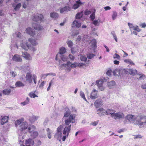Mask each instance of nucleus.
Here are the masks:
<instances>
[{
    "instance_id": "obj_1",
    "label": "nucleus",
    "mask_w": 146,
    "mask_h": 146,
    "mask_svg": "<svg viewBox=\"0 0 146 146\" xmlns=\"http://www.w3.org/2000/svg\"><path fill=\"white\" fill-rule=\"evenodd\" d=\"M66 111L64 113L63 118L65 119V126L71 127L72 124L75 122V114H71L68 108H66Z\"/></svg>"
},
{
    "instance_id": "obj_2",
    "label": "nucleus",
    "mask_w": 146,
    "mask_h": 146,
    "mask_svg": "<svg viewBox=\"0 0 146 146\" xmlns=\"http://www.w3.org/2000/svg\"><path fill=\"white\" fill-rule=\"evenodd\" d=\"M23 121L24 120L23 118L17 120L15 121V126L17 127L19 125L18 127L19 131L24 134L25 132L26 133L25 131L27 130L29 127V124L27 122H23Z\"/></svg>"
},
{
    "instance_id": "obj_3",
    "label": "nucleus",
    "mask_w": 146,
    "mask_h": 146,
    "mask_svg": "<svg viewBox=\"0 0 146 146\" xmlns=\"http://www.w3.org/2000/svg\"><path fill=\"white\" fill-rule=\"evenodd\" d=\"M125 118L129 121L139 125V124L136 123L137 121H138V120L141 121L143 119H145L146 116H140L135 117V116L132 115H128Z\"/></svg>"
},
{
    "instance_id": "obj_4",
    "label": "nucleus",
    "mask_w": 146,
    "mask_h": 146,
    "mask_svg": "<svg viewBox=\"0 0 146 146\" xmlns=\"http://www.w3.org/2000/svg\"><path fill=\"white\" fill-rule=\"evenodd\" d=\"M21 47L25 50H27L29 49L30 50L35 52L36 50V48L30 45L27 42H25V41L23 40V43L20 44Z\"/></svg>"
},
{
    "instance_id": "obj_5",
    "label": "nucleus",
    "mask_w": 146,
    "mask_h": 146,
    "mask_svg": "<svg viewBox=\"0 0 146 146\" xmlns=\"http://www.w3.org/2000/svg\"><path fill=\"white\" fill-rule=\"evenodd\" d=\"M70 125L69 126H65L63 131V133L64 135H66L63 137L62 139L63 141H65L67 137H68L71 130Z\"/></svg>"
},
{
    "instance_id": "obj_6",
    "label": "nucleus",
    "mask_w": 146,
    "mask_h": 146,
    "mask_svg": "<svg viewBox=\"0 0 146 146\" xmlns=\"http://www.w3.org/2000/svg\"><path fill=\"white\" fill-rule=\"evenodd\" d=\"M43 18V15L41 14H38L33 16V19L34 21L36 22H41Z\"/></svg>"
},
{
    "instance_id": "obj_7",
    "label": "nucleus",
    "mask_w": 146,
    "mask_h": 146,
    "mask_svg": "<svg viewBox=\"0 0 146 146\" xmlns=\"http://www.w3.org/2000/svg\"><path fill=\"white\" fill-rule=\"evenodd\" d=\"M112 117L116 119H120L123 118L124 117V114L121 112H118L116 113H114V114L112 115Z\"/></svg>"
},
{
    "instance_id": "obj_8",
    "label": "nucleus",
    "mask_w": 146,
    "mask_h": 146,
    "mask_svg": "<svg viewBox=\"0 0 146 146\" xmlns=\"http://www.w3.org/2000/svg\"><path fill=\"white\" fill-rule=\"evenodd\" d=\"M98 91L95 89H94L92 92L90 97V98L92 100L95 99L97 98L98 96Z\"/></svg>"
},
{
    "instance_id": "obj_9",
    "label": "nucleus",
    "mask_w": 146,
    "mask_h": 146,
    "mask_svg": "<svg viewBox=\"0 0 146 146\" xmlns=\"http://www.w3.org/2000/svg\"><path fill=\"white\" fill-rule=\"evenodd\" d=\"M96 84L99 88L100 90H103L105 88V87L103 86V81H97Z\"/></svg>"
},
{
    "instance_id": "obj_10",
    "label": "nucleus",
    "mask_w": 146,
    "mask_h": 146,
    "mask_svg": "<svg viewBox=\"0 0 146 146\" xmlns=\"http://www.w3.org/2000/svg\"><path fill=\"white\" fill-rule=\"evenodd\" d=\"M102 102L103 101L101 99H97L94 102V106L96 108H98L102 106L103 105Z\"/></svg>"
},
{
    "instance_id": "obj_11",
    "label": "nucleus",
    "mask_w": 146,
    "mask_h": 146,
    "mask_svg": "<svg viewBox=\"0 0 146 146\" xmlns=\"http://www.w3.org/2000/svg\"><path fill=\"white\" fill-rule=\"evenodd\" d=\"M22 56L26 60H31L32 59V57L30 55L26 52H22Z\"/></svg>"
},
{
    "instance_id": "obj_12",
    "label": "nucleus",
    "mask_w": 146,
    "mask_h": 146,
    "mask_svg": "<svg viewBox=\"0 0 146 146\" xmlns=\"http://www.w3.org/2000/svg\"><path fill=\"white\" fill-rule=\"evenodd\" d=\"M26 32L31 36H34L35 34V31L34 29L31 28H27L26 30Z\"/></svg>"
},
{
    "instance_id": "obj_13",
    "label": "nucleus",
    "mask_w": 146,
    "mask_h": 146,
    "mask_svg": "<svg viewBox=\"0 0 146 146\" xmlns=\"http://www.w3.org/2000/svg\"><path fill=\"white\" fill-rule=\"evenodd\" d=\"M96 40L94 39H92L89 43V45L92 48L94 49L97 47Z\"/></svg>"
},
{
    "instance_id": "obj_14",
    "label": "nucleus",
    "mask_w": 146,
    "mask_h": 146,
    "mask_svg": "<svg viewBox=\"0 0 146 146\" xmlns=\"http://www.w3.org/2000/svg\"><path fill=\"white\" fill-rule=\"evenodd\" d=\"M13 59L14 61L18 62H21L22 60V59L20 58L19 55L17 54L14 55Z\"/></svg>"
},
{
    "instance_id": "obj_15",
    "label": "nucleus",
    "mask_w": 146,
    "mask_h": 146,
    "mask_svg": "<svg viewBox=\"0 0 146 146\" xmlns=\"http://www.w3.org/2000/svg\"><path fill=\"white\" fill-rule=\"evenodd\" d=\"M32 26L34 29L36 30L40 31L42 29L43 27H41L39 25L36 23H33L32 24Z\"/></svg>"
},
{
    "instance_id": "obj_16",
    "label": "nucleus",
    "mask_w": 146,
    "mask_h": 146,
    "mask_svg": "<svg viewBox=\"0 0 146 146\" xmlns=\"http://www.w3.org/2000/svg\"><path fill=\"white\" fill-rule=\"evenodd\" d=\"M62 134V132L57 131L56 133L54 135V137L55 138H56L58 140L60 141L61 139Z\"/></svg>"
},
{
    "instance_id": "obj_17",
    "label": "nucleus",
    "mask_w": 146,
    "mask_h": 146,
    "mask_svg": "<svg viewBox=\"0 0 146 146\" xmlns=\"http://www.w3.org/2000/svg\"><path fill=\"white\" fill-rule=\"evenodd\" d=\"M28 127V128L26 131H28L30 133L34 132L35 129V127L34 125L29 126Z\"/></svg>"
},
{
    "instance_id": "obj_18",
    "label": "nucleus",
    "mask_w": 146,
    "mask_h": 146,
    "mask_svg": "<svg viewBox=\"0 0 146 146\" xmlns=\"http://www.w3.org/2000/svg\"><path fill=\"white\" fill-rule=\"evenodd\" d=\"M72 25V27L75 26L76 27L79 28L80 27L81 23L79 22H78V21L75 20L73 22Z\"/></svg>"
},
{
    "instance_id": "obj_19",
    "label": "nucleus",
    "mask_w": 146,
    "mask_h": 146,
    "mask_svg": "<svg viewBox=\"0 0 146 146\" xmlns=\"http://www.w3.org/2000/svg\"><path fill=\"white\" fill-rule=\"evenodd\" d=\"M26 80L28 81L29 83H31L32 82V74L30 73H27L26 76Z\"/></svg>"
},
{
    "instance_id": "obj_20",
    "label": "nucleus",
    "mask_w": 146,
    "mask_h": 146,
    "mask_svg": "<svg viewBox=\"0 0 146 146\" xmlns=\"http://www.w3.org/2000/svg\"><path fill=\"white\" fill-rule=\"evenodd\" d=\"M127 71L130 74L133 75H134L137 73V71L135 69L133 70L132 69H129Z\"/></svg>"
},
{
    "instance_id": "obj_21",
    "label": "nucleus",
    "mask_w": 146,
    "mask_h": 146,
    "mask_svg": "<svg viewBox=\"0 0 146 146\" xmlns=\"http://www.w3.org/2000/svg\"><path fill=\"white\" fill-rule=\"evenodd\" d=\"M82 4L81 1H76V3L73 6L72 8L76 9L78 8L80 6V5Z\"/></svg>"
},
{
    "instance_id": "obj_22",
    "label": "nucleus",
    "mask_w": 146,
    "mask_h": 146,
    "mask_svg": "<svg viewBox=\"0 0 146 146\" xmlns=\"http://www.w3.org/2000/svg\"><path fill=\"white\" fill-rule=\"evenodd\" d=\"M108 87L110 88H112L115 84V83L114 81L112 80L108 82Z\"/></svg>"
},
{
    "instance_id": "obj_23",
    "label": "nucleus",
    "mask_w": 146,
    "mask_h": 146,
    "mask_svg": "<svg viewBox=\"0 0 146 146\" xmlns=\"http://www.w3.org/2000/svg\"><path fill=\"white\" fill-rule=\"evenodd\" d=\"M8 117L7 116H5L3 117L1 120V123L3 125L4 123L7 122L8 119Z\"/></svg>"
},
{
    "instance_id": "obj_24",
    "label": "nucleus",
    "mask_w": 146,
    "mask_h": 146,
    "mask_svg": "<svg viewBox=\"0 0 146 146\" xmlns=\"http://www.w3.org/2000/svg\"><path fill=\"white\" fill-rule=\"evenodd\" d=\"M26 145V146H30L29 145H27L28 144H32L33 145L34 144V141L33 140L31 139H28L26 140L25 143Z\"/></svg>"
},
{
    "instance_id": "obj_25",
    "label": "nucleus",
    "mask_w": 146,
    "mask_h": 146,
    "mask_svg": "<svg viewBox=\"0 0 146 146\" xmlns=\"http://www.w3.org/2000/svg\"><path fill=\"white\" fill-rule=\"evenodd\" d=\"M119 75H122L124 74H127L128 73V71L126 69H121L119 70Z\"/></svg>"
},
{
    "instance_id": "obj_26",
    "label": "nucleus",
    "mask_w": 146,
    "mask_h": 146,
    "mask_svg": "<svg viewBox=\"0 0 146 146\" xmlns=\"http://www.w3.org/2000/svg\"><path fill=\"white\" fill-rule=\"evenodd\" d=\"M115 110H113L112 109H108L106 110V115H111V117H112V115L114 114L115 112Z\"/></svg>"
},
{
    "instance_id": "obj_27",
    "label": "nucleus",
    "mask_w": 146,
    "mask_h": 146,
    "mask_svg": "<svg viewBox=\"0 0 146 146\" xmlns=\"http://www.w3.org/2000/svg\"><path fill=\"white\" fill-rule=\"evenodd\" d=\"M70 10L69 8L67 6L65 7L60 9V13H62L68 11Z\"/></svg>"
},
{
    "instance_id": "obj_28",
    "label": "nucleus",
    "mask_w": 146,
    "mask_h": 146,
    "mask_svg": "<svg viewBox=\"0 0 146 146\" xmlns=\"http://www.w3.org/2000/svg\"><path fill=\"white\" fill-rule=\"evenodd\" d=\"M38 118L39 117L38 116H33L30 118L29 120L31 123H33L38 119Z\"/></svg>"
},
{
    "instance_id": "obj_29",
    "label": "nucleus",
    "mask_w": 146,
    "mask_h": 146,
    "mask_svg": "<svg viewBox=\"0 0 146 146\" xmlns=\"http://www.w3.org/2000/svg\"><path fill=\"white\" fill-rule=\"evenodd\" d=\"M28 40L33 45H36L37 44V42H36V39H33L32 38H29Z\"/></svg>"
},
{
    "instance_id": "obj_30",
    "label": "nucleus",
    "mask_w": 146,
    "mask_h": 146,
    "mask_svg": "<svg viewBox=\"0 0 146 146\" xmlns=\"http://www.w3.org/2000/svg\"><path fill=\"white\" fill-rule=\"evenodd\" d=\"M15 85L16 87H23L25 86L20 81L17 82L15 84Z\"/></svg>"
},
{
    "instance_id": "obj_31",
    "label": "nucleus",
    "mask_w": 146,
    "mask_h": 146,
    "mask_svg": "<svg viewBox=\"0 0 146 146\" xmlns=\"http://www.w3.org/2000/svg\"><path fill=\"white\" fill-rule=\"evenodd\" d=\"M66 51V50L64 47H62L59 50L58 52L59 54H64Z\"/></svg>"
},
{
    "instance_id": "obj_32",
    "label": "nucleus",
    "mask_w": 146,
    "mask_h": 146,
    "mask_svg": "<svg viewBox=\"0 0 146 146\" xmlns=\"http://www.w3.org/2000/svg\"><path fill=\"white\" fill-rule=\"evenodd\" d=\"M145 122H143V121H142V120L141 121L138 120V121H137V122H136V123H138L139 124V125L141 127L142 125H146V120H145L146 119H145Z\"/></svg>"
},
{
    "instance_id": "obj_33",
    "label": "nucleus",
    "mask_w": 146,
    "mask_h": 146,
    "mask_svg": "<svg viewBox=\"0 0 146 146\" xmlns=\"http://www.w3.org/2000/svg\"><path fill=\"white\" fill-rule=\"evenodd\" d=\"M11 89H6L3 90V93L5 95H8L11 92Z\"/></svg>"
},
{
    "instance_id": "obj_34",
    "label": "nucleus",
    "mask_w": 146,
    "mask_h": 146,
    "mask_svg": "<svg viewBox=\"0 0 146 146\" xmlns=\"http://www.w3.org/2000/svg\"><path fill=\"white\" fill-rule=\"evenodd\" d=\"M50 15L51 17L54 18H57L58 16V14L55 12L50 13Z\"/></svg>"
},
{
    "instance_id": "obj_35",
    "label": "nucleus",
    "mask_w": 146,
    "mask_h": 146,
    "mask_svg": "<svg viewBox=\"0 0 146 146\" xmlns=\"http://www.w3.org/2000/svg\"><path fill=\"white\" fill-rule=\"evenodd\" d=\"M117 15V13L116 11H113V14L112 16V17L113 20H114L116 18Z\"/></svg>"
},
{
    "instance_id": "obj_36",
    "label": "nucleus",
    "mask_w": 146,
    "mask_h": 146,
    "mask_svg": "<svg viewBox=\"0 0 146 146\" xmlns=\"http://www.w3.org/2000/svg\"><path fill=\"white\" fill-rule=\"evenodd\" d=\"M82 12L78 13H77L76 16V18L77 19H80L82 16L83 15L82 13Z\"/></svg>"
},
{
    "instance_id": "obj_37",
    "label": "nucleus",
    "mask_w": 146,
    "mask_h": 146,
    "mask_svg": "<svg viewBox=\"0 0 146 146\" xmlns=\"http://www.w3.org/2000/svg\"><path fill=\"white\" fill-rule=\"evenodd\" d=\"M80 58L82 61H86L87 58L86 57L82 54H80L79 55Z\"/></svg>"
},
{
    "instance_id": "obj_38",
    "label": "nucleus",
    "mask_w": 146,
    "mask_h": 146,
    "mask_svg": "<svg viewBox=\"0 0 146 146\" xmlns=\"http://www.w3.org/2000/svg\"><path fill=\"white\" fill-rule=\"evenodd\" d=\"M113 75L115 76L119 75V70L117 69H115L113 71Z\"/></svg>"
},
{
    "instance_id": "obj_39",
    "label": "nucleus",
    "mask_w": 146,
    "mask_h": 146,
    "mask_svg": "<svg viewBox=\"0 0 146 146\" xmlns=\"http://www.w3.org/2000/svg\"><path fill=\"white\" fill-rule=\"evenodd\" d=\"M38 134L36 131H34L31 134V137L33 138H35L38 135Z\"/></svg>"
},
{
    "instance_id": "obj_40",
    "label": "nucleus",
    "mask_w": 146,
    "mask_h": 146,
    "mask_svg": "<svg viewBox=\"0 0 146 146\" xmlns=\"http://www.w3.org/2000/svg\"><path fill=\"white\" fill-rule=\"evenodd\" d=\"M124 62L127 63L129 64L132 65H134V63L132 61L129 59H126L124 60Z\"/></svg>"
},
{
    "instance_id": "obj_41",
    "label": "nucleus",
    "mask_w": 146,
    "mask_h": 146,
    "mask_svg": "<svg viewBox=\"0 0 146 146\" xmlns=\"http://www.w3.org/2000/svg\"><path fill=\"white\" fill-rule=\"evenodd\" d=\"M111 34L113 36L114 39L116 42H117V36L115 34V33L114 31H112L111 33Z\"/></svg>"
},
{
    "instance_id": "obj_42",
    "label": "nucleus",
    "mask_w": 146,
    "mask_h": 146,
    "mask_svg": "<svg viewBox=\"0 0 146 146\" xmlns=\"http://www.w3.org/2000/svg\"><path fill=\"white\" fill-rule=\"evenodd\" d=\"M29 96L31 98H34L35 97H38V96L33 92H30L29 94Z\"/></svg>"
},
{
    "instance_id": "obj_43",
    "label": "nucleus",
    "mask_w": 146,
    "mask_h": 146,
    "mask_svg": "<svg viewBox=\"0 0 146 146\" xmlns=\"http://www.w3.org/2000/svg\"><path fill=\"white\" fill-rule=\"evenodd\" d=\"M46 130L47 131V135L48 138L49 139H50L51 138V132L50 129L48 128L46 129Z\"/></svg>"
},
{
    "instance_id": "obj_44",
    "label": "nucleus",
    "mask_w": 146,
    "mask_h": 146,
    "mask_svg": "<svg viewBox=\"0 0 146 146\" xmlns=\"http://www.w3.org/2000/svg\"><path fill=\"white\" fill-rule=\"evenodd\" d=\"M67 42L69 47L71 48L73 45V42L70 40H67Z\"/></svg>"
},
{
    "instance_id": "obj_45",
    "label": "nucleus",
    "mask_w": 146,
    "mask_h": 146,
    "mask_svg": "<svg viewBox=\"0 0 146 146\" xmlns=\"http://www.w3.org/2000/svg\"><path fill=\"white\" fill-rule=\"evenodd\" d=\"M87 57L88 58L90 59H92L95 55L93 54L92 53H88L87 54Z\"/></svg>"
},
{
    "instance_id": "obj_46",
    "label": "nucleus",
    "mask_w": 146,
    "mask_h": 146,
    "mask_svg": "<svg viewBox=\"0 0 146 146\" xmlns=\"http://www.w3.org/2000/svg\"><path fill=\"white\" fill-rule=\"evenodd\" d=\"M63 126L62 125H60L58 128L57 131L60 132H62V130Z\"/></svg>"
},
{
    "instance_id": "obj_47",
    "label": "nucleus",
    "mask_w": 146,
    "mask_h": 146,
    "mask_svg": "<svg viewBox=\"0 0 146 146\" xmlns=\"http://www.w3.org/2000/svg\"><path fill=\"white\" fill-rule=\"evenodd\" d=\"M21 4L20 3H18L15 7L14 10L15 11H18L19 10L20 7H21Z\"/></svg>"
},
{
    "instance_id": "obj_48",
    "label": "nucleus",
    "mask_w": 146,
    "mask_h": 146,
    "mask_svg": "<svg viewBox=\"0 0 146 146\" xmlns=\"http://www.w3.org/2000/svg\"><path fill=\"white\" fill-rule=\"evenodd\" d=\"M80 96L83 98L85 100L87 101V100L86 98L84 93L82 91H80Z\"/></svg>"
},
{
    "instance_id": "obj_49",
    "label": "nucleus",
    "mask_w": 146,
    "mask_h": 146,
    "mask_svg": "<svg viewBox=\"0 0 146 146\" xmlns=\"http://www.w3.org/2000/svg\"><path fill=\"white\" fill-rule=\"evenodd\" d=\"M90 19L93 21L95 18V14L94 12L91 14L90 16Z\"/></svg>"
},
{
    "instance_id": "obj_50",
    "label": "nucleus",
    "mask_w": 146,
    "mask_h": 146,
    "mask_svg": "<svg viewBox=\"0 0 146 146\" xmlns=\"http://www.w3.org/2000/svg\"><path fill=\"white\" fill-rule=\"evenodd\" d=\"M77 66V62H74L71 65V68H75Z\"/></svg>"
},
{
    "instance_id": "obj_51",
    "label": "nucleus",
    "mask_w": 146,
    "mask_h": 146,
    "mask_svg": "<svg viewBox=\"0 0 146 146\" xmlns=\"http://www.w3.org/2000/svg\"><path fill=\"white\" fill-rule=\"evenodd\" d=\"M103 109H104L102 108H100L99 109H98L97 111V113L100 115L101 112L103 111Z\"/></svg>"
},
{
    "instance_id": "obj_52",
    "label": "nucleus",
    "mask_w": 146,
    "mask_h": 146,
    "mask_svg": "<svg viewBox=\"0 0 146 146\" xmlns=\"http://www.w3.org/2000/svg\"><path fill=\"white\" fill-rule=\"evenodd\" d=\"M69 58L71 60H73L75 58V57L71 54H69L68 56Z\"/></svg>"
},
{
    "instance_id": "obj_53",
    "label": "nucleus",
    "mask_w": 146,
    "mask_h": 146,
    "mask_svg": "<svg viewBox=\"0 0 146 146\" xmlns=\"http://www.w3.org/2000/svg\"><path fill=\"white\" fill-rule=\"evenodd\" d=\"M91 13V12L88 9L86 10L84 12V14L85 15H88L90 14Z\"/></svg>"
},
{
    "instance_id": "obj_54",
    "label": "nucleus",
    "mask_w": 146,
    "mask_h": 146,
    "mask_svg": "<svg viewBox=\"0 0 146 146\" xmlns=\"http://www.w3.org/2000/svg\"><path fill=\"white\" fill-rule=\"evenodd\" d=\"M113 58H116L118 59H120V56L119 55L117 54H115L114 55Z\"/></svg>"
},
{
    "instance_id": "obj_55",
    "label": "nucleus",
    "mask_w": 146,
    "mask_h": 146,
    "mask_svg": "<svg viewBox=\"0 0 146 146\" xmlns=\"http://www.w3.org/2000/svg\"><path fill=\"white\" fill-rule=\"evenodd\" d=\"M139 75L140 76L139 78V79L141 80H142L144 79L145 77V75L143 74H139Z\"/></svg>"
},
{
    "instance_id": "obj_56",
    "label": "nucleus",
    "mask_w": 146,
    "mask_h": 146,
    "mask_svg": "<svg viewBox=\"0 0 146 146\" xmlns=\"http://www.w3.org/2000/svg\"><path fill=\"white\" fill-rule=\"evenodd\" d=\"M106 110L103 109V111L101 112V113H100V116H102V115H103L106 114Z\"/></svg>"
},
{
    "instance_id": "obj_57",
    "label": "nucleus",
    "mask_w": 146,
    "mask_h": 146,
    "mask_svg": "<svg viewBox=\"0 0 146 146\" xmlns=\"http://www.w3.org/2000/svg\"><path fill=\"white\" fill-rule=\"evenodd\" d=\"M134 139L142 138V136L140 135H134Z\"/></svg>"
},
{
    "instance_id": "obj_58",
    "label": "nucleus",
    "mask_w": 146,
    "mask_h": 146,
    "mask_svg": "<svg viewBox=\"0 0 146 146\" xmlns=\"http://www.w3.org/2000/svg\"><path fill=\"white\" fill-rule=\"evenodd\" d=\"M98 20H95L93 22V24L95 25V26H98L99 25V24L98 25Z\"/></svg>"
},
{
    "instance_id": "obj_59",
    "label": "nucleus",
    "mask_w": 146,
    "mask_h": 146,
    "mask_svg": "<svg viewBox=\"0 0 146 146\" xmlns=\"http://www.w3.org/2000/svg\"><path fill=\"white\" fill-rule=\"evenodd\" d=\"M85 64H84L83 63H77V66H78L79 67H81L82 66H83L85 65Z\"/></svg>"
},
{
    "instance_id": "obj_60",
    "label": "nucleus",
    "mask_w": 146,
    "mask_h": 146,
    "mask_svg": "<svg viewBox=\"0 0 146 146\" xmlns=\"http://www.w3.org/2000/svg\"><path fill=\"white\" fill-rule=\"evenodd\" d=\"M48 76L47 74H42L41 75V78L44 79L47 76Z\"/></svg>"
},
{
    "instance_id": "obj_61",
    "label": "nucleus",
    "mask_w": 146,
    "mask_h": 146,
    "mask_svg": "<svg viewBox=\"0 0 146 146\" xmlns=\"http://www.w3.org/2000/svg\"><path fill=\"white\" fill-rule=\"evenodd\" d=\"M98 121H94L93 122H92L91 123V124L94 126H95L98 124Z\"/></svg>"
},
{
    "instance_id": "obj_62",
    "label": "nucleus",
    "mask_w": 146,
    "mask_h": 146,
    "mask_svg": "<svg viewBox=\"0 0 146 146\" xmlns=\"http://www.w3.org/2000/svg\"><path fill=\"white\" fill-rule=\"evenodd\" d=\"M27 104H28L30 102V99L28 97H27L26 100L25 101Z\"/></svg>"
},
{
    "instance_id": "obj_63",
    "label": "nucleus",
    "mask_w": 146,
    "mask_h": 146,
    "mask_svg": "<svg viewBox=\"0 0 146 146\" xmlns=\"http://www.w3.org/2000/svg\"><path fill=\"white\" fill-rule=\"evenodd\" d=\"M45 82H46L45 81H43V82H42L40 84L39 86V87L42 88L44 86V83H45Z\"/></svg>"
},
{
    "instance_id": "obj_64",
    "label": "nucleus",
    "mask_w": 146,
    "mask_h": 146,
    "mask_svg": "<svg viewBox=\"0 0 146 146\" xmlns=\"http://www.w3.org/2000/svg\"><path fill=\"white\" fill-rule=\"evenodd\" d=\"M104 9L105 11L110 10L111 9V8L110 6H106L104 7Z\"/></svg>"
}]
</instances>
